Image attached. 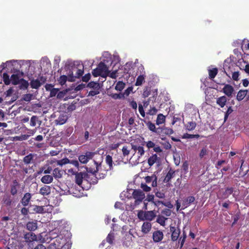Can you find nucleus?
<instances>
[{"label": "nucleus", "mask_w": 249, "mask_h": 249, "mask_svg": "<svg viewBox=\"0 0 249 249\" xmlns=\"http://www.w3.org/2000/svg\"><path fill=\"white\" fill-rule=\"evenodd\" d=\"M53 225L54 227L53 230L54 232L59 233L55 237V241L61 244L62 245V247L63 248L66 245V240L65 238L64 239L63 235H65V236L70 235V227L68 222L64 219L56 220L53 221Z\"/></svg>", "instance_id": "f257e3e1"}, {"label": "nucleus", "mask_w": 249, "mask_h": 249, "mask_svg": "<svg viewBox=\"0 0 249 249\" xmlns=\"http://www.w3.org/2000/svg\"><path fill=\"white\" fill-rule=\"evenodd\" d=\"M84 67L82 66L81 69H78L76 66H72L69 70L70 74H69L68 81L73 82L75 80V78H80L84 73Z\"/></svg>", "instance_id": "f03ea898"}, {"label": "nucleus", "mask_w": 249, "mask_h": 249, "mask_svg": "<svg viewBox=\"0 0 249 249\" xmlns=\"http://www.w3.org/2000/svg\"><path fill=\"white\" fill-rule=\"evenodd\" d=\"M137 216L140 220L150 221L156 217V214L153 211L144 212L142 210H140L138 212Z\"/></svg>", "instance_id": "7ed1b4c3"}, {"label": "nucleus", "mask_w": 249, "mask_h": 249, "mask_svg": "<svg viewBox=\"0 0 249 249\" xmlns=\"http://www.w3.org/2000/svg\"><path fill=\"white\" fill-rule=\"evenodd\" d=\"M132 196L135 199L134 205L137 206L142 202L145 198V194L141 190H134L132 193Z\"/></svg>", "instance_id": "20e7f679"}, {"label": "nucleus", "mask_w": 249, "mask_h": 249, "mask_svg": "<svg viewBox=\"0 0 249 249\" xmlns=\"http://www.w3.org/2000/svg\"><path fill=\"white\" fill-rule=\"evenodd\" d=\"M94 162L95 164L96 165V170H94V171H93L92 170H89V171L88 170H87V171L89 172H91L95 174L96 178L98 179L104 178L106 176L107 171L108 170V169L104 170L103 171V172L99 173L98 171H99L100 169L101 168V164L98 163L95 160H94Z\"/></svg>", "instance_id": "39448f33"}, {"label": "nucleus", "mask_w": 249, "mask_h": 249, "mask_svg": "<svg viewBox=\"0 0 249 249\" xmlns=\"http://www.w3.org/2000/svg\"><path fill=\"white\" fill-rule=\"evenodd\" d=\"M69 172L75 175V182L79 186L81 185L84 178L87 175L85 172H75L72 169H70Z\"/></svg>", "instance_id": "423d86ee"}, {"label": "nucleus", "mask_w": 249, "mask_h": 249, "mask_svg": "<svg viewBox=\"0 0 249 249\" xmlns=\"http://www.w3.org/2000/svg\"><path fill=\"white\" fill-rule=\"evenodd\" d=\"M95 154V152L87 151L84 154L80 155L78 157V160L81 163L85 164L87 163L90 160L92 159Z\"/></svg>", "instance_id": "0eeeda50"}, {"label": "nucleus", "mask_w": 249, "mask_h": 249, "mask_svg": "<svg viewBox=\"0 0 249 249\" xmlns=\"http://www.w3.org/2000/svg\"><path fill=\"white\" fill-rule=\"evenodd\" d=\"M170 231L171 233V240L173 242L176 241L178 239L180 234V230L178 227H176L170 225Z\"/></svg>", "instance_id": "6e6552de"}, {"label": "nucleus", "mask_w": 249, "mask_h": 249, "mask_svg": "<svg viewBox=\"0 0 249 249\" xmlns=\"http://www.w3.org/2000/svg\"><path fill=\"white\" fill-rule=\"evenodd\" d=\"M97 68L102 73V77L106 79L109 74L107 66L104 62H101L98 64Z\"/></svg>", "instance_id": "1a4fd4ad"}, {"label": "nucleus", "mask_w": 249, "mask_h": 249, "mask_svg": "<svg viewBox=\"0 0 249 249\" xmlns=\"http://www.w3.org/2000/svg\"><path fill=\"white\" fill-rule=\"evenodd\" d=\"M14 203L12 197L9 195H5L2 199V204L6 207H10Z\"/></svg>", "instance_id": "9d476101"}, {"label": "nucleus", "mask_w": 249, "mask_h": 249, "mask_svg": "<svg viewBox=\"0 0 249 249\" xmlns=\"http://www.w3.org/2000/svg\"><path fill=\"white\" fill-rule=\"evenodd\" d=\"M163 233L160 230L154 231L152 235V239L155 243H159L163 239Z\"/></svg>", "instance_id": "9b49d317"}, {"label": "nucleus", "mask_w": 249, "mask_h": 249, "mask_svg": "<svg viewBox=\"0 0 249 249\" xmlns=\"http://www.w3.org/2000/svg\"><path fill=\"white\" fill-rule=\"evenodd\" d=\"M20 184L17 180L14 179L12 184L10 185L11 195L14 196L18 193V189L19 188Z\"/></svg>", "instance_id": "f8f14e48"}, {"label": "nucleus", "mask_w": 249, "mask_h": 249, "mask_svg": "<svg viewBox=\"0 0 249 249\" xmlns=\"http://www.w3.org/2000/svg\"><path fill=\"white\" fill-rule=\"evenodd\" d=\"M23 238L26 243H31L37 240L36 235L32 232H26L24 234Z\"/></svg>", "instance_id": "ddd939ff"}, {"label": "nucleus", "mask_w": 249, "mask_h": 249, "mask_svg": "<svg viewBox=\"0 0 249 249\" xmlns=\"http://www.w3.org/2000/svg\"><path fill=\"white\" fill-rule=\"evenodd\" d=\"M32 195L31 194L29 193H25L23 196L22 197L20 202L22 205L24 207L27 206L31 200Z\"/></svg>", "instance_id": "4468645a"}, {"label": "nucleus", "mask_w": 249, "mask_h": 249, "mask_svg": "<svg viewBox=\"0 0 249 249\" xmlns=\"http://www.w3.org/2000/svg\"><path fill=\"white\" fill-rule=\"evenodd\" d=\"M233 91V88L229 84H225L223 88V92L228 97H231Z\"/></svg>", "instance_id": "2eb2a0df"}, {"label": "nucleus", "mask_w": 249, "mask_h": 249, "mask_svg": "<svg viewBox=\"0 0 249 249\" xmlns=\"http://www.w3.org/2000/svg\"><path fill=\"white\" fill-rule=\"evenodd\" d=\"M51 193V187L50 186L44 185L39 190V193L43 196H49Z\"/></svg>", "instance_id": "dca6fc26"}, {"label": "nucleus", "mask_w": 249, "mask_h": 249, "mask_svg": "<svg viewBox=\"0 0 249 249\" xmlns=\"http://www.w3.org/2000/svg\"><path fill=\"white\" fill-rule=\"evenodd\" d=\"M145 181L147 183H149L150 182L152 183L151 185L152 187L157 186V178L155 175H152V176H147L145 177Z\"/></svg>", "instance_id": "f3484780"}, {"label": "nucleus", "mask_w": 249, "mask_h": 249, "mask_svg": "<svg viewBox=\"0 0 249 249\" xmlns=\"http://www.w3.org/2000/svg\"><path fill=\"white\" fill-rule=\"evenodd\" d=\"M26 228L30 231H36L37 228L36 221H29L27 222L26 225Z\"/></svg>", "instance_id": "a211bd4d"}, {"label": "nucleus", "mask_w": 249, "mask_h": 249, "mask_svg": "<svg viewBox=\"0 0 249 249\" xmlns=\"http://www.w3.org/2000/svg\"><path fill=\"white\" fill-rule=\"evenodd\" d=\"M67 120V116L64 114H62L59 115L56 120H55V122L56 124L62 125L64 124Z\"/></svg>", "instance_id": "6ab92c4d"}, {"label": "nucleus", "mask_w": 249, "mask_h": 249, "mask_svg": "<svg viewBox=\"0 0 249 249\" xmlns=\"http://www.w3.org/2000/svg\"><path fill=\"white\" fill-rule=\"evenodd\" d=\"M152 225L149 222H144L142 226V231L145 233H148L151 230Z\"/></svg>", "instance_id": "aec40b11"}, {"label": "nucleus", "mask_w": 249, "mask_h": 249, "mask_svg": "<svg viewBox=\"0 0 249 249\" xmlns=\"http://www.w3.org/2000/svg\"><path fill=\"white\" fill-rule=\"evenodd\" d=\"M41 124V121L39 119V117L37 116H33L30 119V125L32 127L36 126L37 124L40 126Z\"/></svg>", "instance_id": "412c9836"}, {"label": "nucleus", "mask_w": 249, "mask_h": 249, "mask_svg": "<svg viewBox=\"0 0 249 249\" xmlns=\"http://www.w3.org/2000/svg\"><path fill=\"white\" fill-rule=\"evenodd\" d=\"M132 149L134 150V151H138V154L139 155V157L142 156L145 153L144 148L142 146H138L137 145H132Z\"/></svg>", "instance_id": "4be33fe9"}, {"label": "nucleus", "mask_w": 249, "mask_h": 249, "mask_svg": "<svg viewBox=\"0 0 249 249\" xmlns=\"http://www.w3.org/2000/svg\"><path fill=\"white\" fill-rule=\"evenodd\" d=\"M195 198L193 196H189L186 198L183 201L182 205L184 208L188 207L190 204L194 202Z\"/></svg>", "instance_id": "5701e85b"}, {"label": "nucleus", "mask_w": 249, "mask_h": 249, "mask_svg": "<svg viewBox=\"0 0 249 249\" xmlns=\"http://www.w3.org/2000/svg\"><path fill=\"white\" fill-rule=\"evenodd\" d=\"M174 176L175 171L171 168L167 173L164 179V182L165 183L169 182L171 179L174 177Z\"/></svg>", "instance_id": "b1692460"}, {"label": "nucleus", "mask_w": 249, "mask_h": 249, "mask_svg": "<svg viewBox=\"0 0 249 249\" xmlns=\"http://www.w3.org/2000/svg\"><path fill=\"white\" fill-rule=\"evenodd\" d=\"M227 102V97L225 96H222L216 99V104L221 107H223Z\"/></svg>", "instance_id": "393cba45"}, {"label": "nucleus", "mask_w": 249, "mask_h": 249, "mask_svg": "<svg viewBox=\"0 0 249 249\" xmlns=\"http://www.w3.org/2000/svg\"><path fill=\"white\" fill-rule=\"evenodd\" d=\"M53 179L52 176L46 175L41 178V181L44 184H50L53 182Z\"/></svg>", "instance_id": "a878e982"}, {"label": "nucleus", "mask_w": 249, "mask_h": 249, "mask_svg": "<svg viewBox=\"0 0 249 249\" xmlns=\"http://www.w3.org/2000/svg\"><path fill=\"white\" fill-rule=\"evenodd\" d=\"M247 93H248V90H247V89L240 90L237 93V94L236 96V99L238 101H242L247 95Z\"/></svg>", "instance_id": "bb28decb"}, {"label": "nucleus", "mask_w": 249, "mask_h": 249, "mask_svg": "<svg viewBox=\"0 0 249 249\" xmlns=\"http://www.w3.org/2000/svg\"><path fill=\"white\" fill-rule=\"evenodd\" d=\"M20 79L17 74H13L11 76V82L14 85L19 84Z\"/></svg>", "instance_id": "cd10ccee"}, {"label": "nucleus", "mask_w": 249, "mask_h": 249, "mask_svg": "<svg viewBox=\"0 0 249 249\" xmlns=\"http://www.w3.org/2000/svg\"><path fill=\"white\" fill-rule=\"evenodd\" d=\"M53 177L55 178H60L62 177L63 172L59 168H55L53 171Z\"/></svg>", "instance_id": "c85d7f7f"}, {"label": "nucleus", "mask_w": 249, "mask_h": 249, "mask_svg": "<svg viewBox=\"0 0 249 249\" xmlns=\"http://www.w3.org/2000/svg\"><path fill=\"white\" fill-rule=\"evenodd\" d=\"M30 85L32 88L35 89H38L41 85V83L38 79H33L30 82Z\"/></svg>", "instance_id": "c756f323"}, {"label": "nucleus", "mask_w": 249, "mask_h": 249, "mask_svg": "<svg viewBox=\"0 0 249 249\" xmlns=\"http://www.w3.org/2000/svg\"><path fill=\"white\" fill-rule=\"evenodd\" d=\"M19 84H20L19 86V88L20 89L25 90L27 89L29 86V83L28 81L23 78L20 79V81Z\"/></svg>", "instance_id": "7c9ffc66"}, {"label": "nucleus", "mask_w": 249, "mask_h": 249, "mask_svg": "<svg viewBox=\"0 0 249 249\" xmlns=\"http://www.w3.org/2000/svg\"><path fill=\"white\" fill-rule=\"evenodd\" d=\"M209 77L210 79H213L218 73V69L216 68L208 70Z\"/></svg>", "instance_id": "2f4dec72"}, {"label": "nucleus", "mask_w": 249, "mask_h": 249, "mask_svg": "<svg viewBox=\"0 0 249 249\" xmlns=\"http://www.w3.org/2000/svg\"><path fill=\"white\" fill-rule=\"evenodd\" d=\"M158 156L155 154L152 155L148 159V163L150 166H152L158 160Z\"/></svg>", "instance_id": "473e14b6"}, {"label": "nucleus", "mask_w": 249, "mask_h": 249, "mask_svg": "<svg viewBox=\"0 0 249 249\" xmlns=\"http://www.w3.org/2000/svg\"><path fill=\"white\" fill-rule=\"evenodd\" d=\"M165 122V117L162 114H159L158 115L156 120V124L160 125L164 123Z\"/></svg>", "instance_id": "72a5a7b5"}, {"label": "nucleus", "mask_w": 249, "mask_h": 249, "mask_svg": "<svg viewBox=\"0 0 249 249\" xmlns=\"http://www.w3.org/2000/svg\"><path fill=\"white\" fill-rule=\"evenodd\" d=\"M106 162L109 166L108 170H111L113 169V161L111 156L107 155L106 157Z\"/></svg>", "instance_id": "f704fd0d"}, {"label": "nucleus", "mask_w": 249, "mask_h": 249, "mask_svg": "<svg viewBox=\"0 0 249 249\" xmlns=\"http://www.w3.org/2000/svg\"><path fill=\"white\" fill-rule=\"evenodd\" d=\"M67 76L65 75H61L58 80L59 83L61 85H64L66 81L68 80L69 74H70V71L69 73H67Z\"/></svg>", "instance_id": "c9c22d12"}, {"label": "nucleus", "mask_w": 249, "mask_h": 249, "mask_svg": "<svg viewBox=\"0 0 249 249\" xmlns=\"http://www.w3.org/2000/svg\"><path fill=\"white\" fill-rule=\"evenodd\" d=\"M234 192V188L233 187H227L226 188L225 192L223 193V196L225 197H228Z\"/></svg>", "instance_id": "e433bc0d"}, {"label": "nucleus", "mask_w": 249, "mask_h": 249, "mask_svg": "<svg viewBox=\"0 0 249 249\" xmlns=\"http://www.w3.org/2000/svg\"><path fill=\"white\" fill-rule=\"evenodd\" d=\"M125 84L123 81H119L117 83L115 89L117 90L121 91L125 87Z\"/></svg>", "instance_id": "4c0bfd02"}, {"label": "nucleus", "mask_w": 249, "mask_h": 249, "mask_svg": "<svg viewBox=\"0 0 249 249\" xmlns=\"http://www.w3.org/2000/svg\"><path fill=\"white\" fill-rule=\"evenodd\" d=\"M34 155L32 154H30L24 157L23 161L26 164H28L31 163L33 160Z\"/></svg>", "instance_id": "58836bf2"}, {"label": "nucleus", "mask_w": 249, "mask_h": 249, "mask_svg": "<svg viewBox=\"0 0 249 249\" xmlns=\"http://www.w3.org/2000/svg\"><path fill=\"white\" fill-rule=\"evenodd\" d=\"M144 123H145L147 127H148L149 130L153 132L156 131V127L154 124L152 123L151 121H148L147 122L144 121Z\"/></svg>", "instance_id": "ea45409f"}, {"label": "nucleus", "mask_w": 249, "mask_h": 249, "mask_svg": "<svg viewBox=\"0 0 249 249\" xmlns=\"http://www.w3.org/2000/svg\"><path fill=\"white\" fill-rule=\"evenodd\" d=\"M196 122L193 121L189 122L186 125V128L188 130L191 131L195 129V128L196 127Z\"/></svg>", "instance_id": "a19ab883"}, {"label": "nucleus", "mask_w": 249, "mask_h": 249, "mask_svg": "<svg viewBox=\"0 0 249 249\" xmlns=\"http://www.w3.org/2000/svg\"><path fill=\"white\" fill-rule=\"evenodd\" d=\"M145 76L143 75H140L137 78L135 85L137 86H141L144 81Z\"/></svg>", "instance_id": "79ce46f5"}, {"label": "nucleus", "mask_w": 249, "mask_h": 249, "mask_svg": "<svg viewBox=\"0 0 249 249\" xmlns=\"http://www.w3.org/2000/svg\"><path fill=\"white\" fill-rule=\"evenodd\" d=\"M167 218L163 216L159 215L157 219L156 222L160 224L161 226H164L165 224V220Z\"/></svg>", "instance_id": "37998d69"}, {"label": "nucleus", "mask_w": 249, "mask_h": 249, "mask_svg": "<svg viewBox=\"0 0 249 249\" xmlns=\"http://www.w3.org/2000/svg\"><path fill=\"white\" fill-rule=\"evenodd\" d=\"M2 78L3 82L6 85H10L11 83V78L10 79L9 76L7 73H3Z\"/></svg>", "instance_id": "c03bdc74"}, {"label": "nucleus", "mask_w": 249, "mask_h": 249, "mask_svg": "<svg viewBox=\"0 0 249 249\" xmlns=\"http://www.w3.org/2000/svg\"><path fill=\"white\" fill-rule=\"evenodd\" d=\"M200 137L198 134H190L188 133H185L183 134L182 136L183 139H194L196 138L198 139Z\"/></svg>", "instance_id": "a18cd8bd"}, {"label": "nucleus", "mask_w": 249, "mask_h": 249, "mask_svg": "<svg viewBox=\"0 0 249 249\" xmlns=\"http://www.w3.org/2000/svg\"><path fill=\"white\" fill-rule=\"evenodd\" d=\"M186 237H187L186 234L185 232L184 231H183L182 236H181L178 240V244H180V249L182 248V247L184 244Z\"/></svg>", "instance_id": "49530a36"}, {"label": "nucleus", "mask_w": 249, "mask_h": 249, "mask_svg": "<svg viewBox=\"0 0 249 249\" xmlns=\"http://www.w3.org/2000/svg\"><path fill=\"white\" fill-rule=\"evenodd\" d=\"M33 210L36 213H42L44 212V206L35 205Z\"/></svg>", "instance_id": "de8ad7c7"}, {"label": "nucleus", "mask_w": 249, "mask_h": 249, "mask_svg": "<svg viewBox=\"0 0 249 249\" xmlns=\"http://www.w3.org/2000/svg\"><path fill=\"white\" fill-rule=\"evenodd\" d=\"M158 109L156 108L155 107H151L148 110V111L146 112L147 115H149L151 116H153L156 115L158 112Z\"/></svg>", "instance_id": "09e8293b"}, {"label": "nucleus", "mask_w": 249, "mask_h": 249, "mask_svg": "<svg viewBox=\"0 0 249 249\" xmlns=\"http://www.w3.org/2000/svg\"><path fill=\"white\" fill-rule=\"evenodd\" d=\"M106 240L109 244L112 245L113 244V241L114 240V233L111 232L109 233L106 238Z\"/></svg>", "instance_id": "8fccbe9b"}, {"label": "nucleus", "mask_w": 249, "mask_h": 249, "mask_svg": "<svg viewBox=\"0 0 249 249\" xmlns=\"http://www.w3.org/2000/svg\"><path fill=\"white\" fill-rule=\"evenodd\" d=\"M70 162V160L68 158H64L60 160L57 161V164L60 166H62L66 164L69 163Z\"/></svg>", "instance_id": "3c124183"}, {"label": "nucleus", "mask_w": 249, "mask_h": 249, "mask_svg": "<svg viewBox=\"0 0 249 249\" xmlns=\"http://www.w3.org/2000/svg\"><path fill=\"white\" fill-rule=\"evenodd\" d=\"M163 133L165 135H170L174 133V131L172 128L166 127L165 126L163 127Z\"/></svg>", "instance_id": "603ef678"}, {"label": "nucleus", "mask_w": 249, "mask_h": 249, "mask_svg": "<svg viewBox=\"0 0 249 249\" xmlns=\"http://www.w3.org/2000/svg\"><path fill=\"white\" fill-rule=\"evenodd\" d=\"M157 94L154 95L152 97H150L147 101H145L143 102V107H146L149 104L150 101L152 100V101H155L156 97H157Z\"/></svg>", "instance_id": "864d4df0"}, {"label": "nucleus", "mask_w": 249, "mask_h": 249, "mask_svg": "<svg viewBox=\"0 0 249 249\" xmlns=\"http://www.w3.org/2000/svg\"><path fill=\"white\" fill-rule=\"evenodd\" d=\"M232 111L233 109L232 108V107L231 106L229 107L228 108L227 111L225 113L224 121H226L227 120L229 115L231 114L232 112Z\"/></svg>", "instance_id": "5fc2aeb1"}, {"label": "nucleus", "mask_w": 249, "mask_h": 249, "mask_svg": "<svg viewBox=\"0 0 249 249\" xmlns=\"http://www.w3.org/2000/svg\"><path fill=\"white\" fill-rule=\"evenodd\" d=\"M33 95L32 94L27 93L23 95L22 99L26 102H29L32 100Z\"/></svg>", "instance_id": "6e6d98bb"}, {"label": "nucleus", "mask_w": 249, "mask_h": 249, "mask_svg": "<svg viewBox=\"0 0 249 249\" xmlns=\"http://www.w3.org/2000/svg\"><path fill=\"white\" fill-rule=\"evenodd\" d=\"M208 153V150L206 147H203L199 153V157L200 159H202Z\"/></svg>", "instance_id": "4d7b16f0"}, {"label": "nucleus", "mask_w": 249, "mask_h": 249, "mask_svg": "<svg viewBox=\"0 0 249 249\" xmlns=\"http://www.w3.org/2000/svg\"><path fill=\"white\" fill-rule=\"evenodd\" d=\"M92 74L94 77H97L98 76H101L102 77V73L97 67L92 71Z\"/></svg>", "instance_id": "13d9d810"}, {"label": "nucleus", "mask_w": 249, "mask_h": 249, "mask_svg": "<svg viewBox=\"0 0 249 249\" xmlns=\"http://www.w3.org/2000/svg\"><path fill=\"white\" fill-rule=\"evenodd\" d=\"M122 152L124 156L125 157L129 154L130 150L128 149L127 146H124L122 148Z\"/></svg>", "instance_id": "bf43d9fd"}, {"label": "nucleus", "mask_w": 249, "mask_h": 249, "mask_svg": "<svg viewBox=\"0 0 249 249\" xmlns=\"http://www.w3.org/2000/svg\"><path fill=\"white\" fill-rule=\"evenodd\" d=\"M139 111L141 116L144 118L145 117V113L143 109V107L141 104L139 105Z\"/></svg>", "instance_id": "052dcab7"}, {"label": "nucleus", "mask_w": 249, "mask_h": 249, "mask_svg": "<svg viewBox=\"0 0 249 249\" xmlns=\"http://www.w3.org/2000/svg\"><path fill=\"white\" fill-rule=\"evenodd\" d=\"M243 163H244V161L242 162V164H241V165L240 167V169H239L240 174L241 175H242V176H244L246 175H247V174L248 173V172L249 171V170L247 169L246 171L243 172V170H244Z\"/></svg>", "instance_id": "680f3d73"}, {"label": "nucleus", "mask_w": 249, "mask_h": 249, "mask_svg": "<svg viewBox=\"0 0 249 249\" xmlns=\"http://www.w3.org/2000/svg\"><path fill=\"white\" fill-rule=\"evenodd\" d=\"M133 90V87H129L128 88H127L123 93L124 94V97L128 96L131 92Z\"/></svg>", "instance_id": "e2e57ef3"}, {"label": "nucleus", "mask_w": 249, "mask_h": 249, "mask_svg": "<svg viewBox=\"0 0 249 249\" xmlns=\"http://www.w3.org/2000/svg\"><path fill=\"white\" fill-rule=\"evenodd\" d=\"M112 97L115 99H122L124 98V94H123V93L114 94L112 95Z\"/></svg>", "instance_id": "0e129e2a"}, {"label": "nucleus", "mask_w": 249, "mask_h": 249, "mask_svg": "<svg viewBox=\"0 0 249 249\" xmlns=\"http://www.w3.org/2000/svg\"><path fill=\"white\" fill-rule=\"evenodd\" d=\"M99 84L94 82H90L88 84V87L90 88L95 89L98 87Z\"/></svg>", "instance_id": "69168bd1"}, {"label": "nucleus", "mask_w": 249, "mask_h": 249, "mask_svg": "<svg viewBox=\"0 0 249 249\" xmlns=\"http://www.w3.org/2000/svg\"><path fill=\"white\" fill-rule=\"evenodd\" d=\"M58 89L53 88L50 91V96L51 97H54L56 94H58Z\"/></svg>", "instance_id": "338daca9"}, {"label": "nucleus", "mask_w": 249, "mask_h": 249, "mask_svg": "<svg viewBox=\"0 0 249 249\" xmlns=\"http://www.w3.org/2000/svg\"><path fill=\"white\" fill-rule=\"evenodd\" d=\"M90 78V74L89 73L85 74L82 77V81L83 82H87L89 81Z\"/></svg>", "instance_id": "774afa93"}]
</instances>
